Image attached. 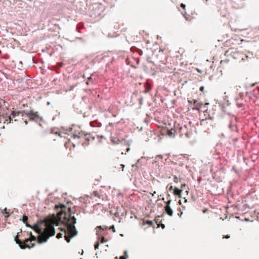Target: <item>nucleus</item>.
I'll list each match as a JSON object with an SVG mask.
<instances>
[{
    "label": "nucleus",
    "instance_id": "1",
    "mask_svg": "<svg viewBox=\"0 0 259 259\" xmlns=\"http://www.w3.org/2000/svg\"><path fill=\"white\" fill-rule=\"evenodd\" d=\"M61 210L57 215L52 214L46 218L43 221L45 229L42 230L37 225L31 227L35 232L39 234L37 237V241L39 243L46 242L49 238L55 234L54 226H58L61 224L64 225L61 228V231L65 233L64 237L67 242L70 241L71 238L75 236L77 231L74 226L76 219L72 216L71 209L64 205H60Z\"/></svg>",
    "mask_w": 259,
    "mask_h": 259
},
{
    "label": "nucleus",
    "instance_id": "2",
    "mask_svg": "<svg viewBox=\"0 0 259 259\" xmlns=\"http://www.w3.org/2000/svg\"><path fill=\"white\" fill-rule=\"evenodd\" d=\"M167 135L170 137H174L176 135H179L180 137L183 136L189 137L190 132L187 127L185 125L180 124H175L174 128L167 130Z\"/></svg>",
    "mask_w": 259,
    "mask_h": 259
},
{
    "label": "nucleus",
    "instance_id": "3",
    "mask_svg": "<svg viewBox=\"0 0 259 259\" xmlns=\"http://www.w3.org/2000/svg\"><path fill=\"white\" fill-rule=\"evenodd\" d=\"M104 10L105 8L102 5L98 3L94 4L91 10L90 16L94 18H100L104 15Z\"/></svg>",
    "mask_w": 259,
    "mask_h": 259
},
{
    "label": "nucleus",
    "instance_id": "4",
    "mask_svg": "<svg viewBox=\"0 0 259 259\" xmlns=\"http://www.w3.org/2000/svg\"><path fill=\"white\" fill-rule=\"evenodd\" d=\"M12 117L15 118L16 117L21 116L23 117H28L30 119H37L39 118V114L37 112H34L33 111H29V112H26L24 111H13L12 112Z\"/></svg>",
    "mask_w": 259,
    "mask_h": 259
},
{
    "label": "nucleus",
    "instance_id": "5",
    "mask_svg": "<svg viewBox=\"0 0 259 259\" xmlns=\"http://www.w3.org/2000/svg\"><path fill=\"white\" fill-rule=\"evenodd\" d=\"M247 29H240V31H242L243 34L246 33L248 36L247 37L256 38L259 39V27L255 28L253 29L250 30L249 31L246 32Z\"/></svg>",
    "mask_w": 259,
    "mask_h": 259
},
{
    "label": "nucleus",
    "instance_id": "6",
    "mask_svg": "<svg viewBox=\"0 0 259 259\" xmlns=\"http://www.w3.org/2000/svg\"><path fill=\"white\" fill-rule=\"evenodd\" d=\"M73 139H79L83 138L85 140L90 141L91 139H94V138L92 137L90 134H84L82 132H80L78 135L74 134L72 136Z\"/></svg>",
    "mask_w": 259,
    "mask_h": 259
},
{
    "label": "nucleus",
    "instance_id": "7",
    "mask_svg": "<svg viewBox=\"0 0 259 259\" xmlns=\"http://www.w3.org/2000/svg\"><path fill=\"white\" fill-rule=\"evenodd\" d=\"M15 241H16V242L17 244H19V246L20 247V248L21 249H25L26 248H30L31 247H34L35 245V243H33V244H31V246H30L29 245H28V244H26V243H25V240H24V241H22L18 239V235L15 237Z\"/></svg>",
    "mask_w": 259,
    "mask_h": 259
},
{
    "label": "nucleus",
    "instance_id": "8",
    "mask_svg": "<svg viewBox=\"0 0 259 259\" xmlns=\"http://www.w3.org/2000/svg\"><path fill=\"white\" fill-rule=\"evenodd\" d=\"M12 120V118L10 115L7 113H0V123H6L7 124L10 123Z\"/></svg>",
    "mask_w": 259,
    "mask_h": 259
},
{
    "label": "nucleus",
    "instance_id": "9",
    "mask_svg": "<svg viewBox=\"0 0 259 259\" xmlns=\"http://www.w3.org/2000/svg\"><path fill=\"white\" fill-rule=\"evenodd\" d=\"M171 202V200H169L165 202L166 204L164 207L165 212L166 213L167 215H168L170 217H171L173 215V210L170 206Z\"/></svg>",
    "mask_w": 259,
    "mask_h": 259
},
{
    "label": "nucleus",
    "instance_id": "10",
    "mask_svg": "<svg viewBox=\"0 0 259 259\" xmlns=\"http://www.w3.org/2000/svg\"><path fill=\"white\" fill-rule=\"evenodd\" d=\"M1 212L4 214L5 220H7L10 217L11 213L10 210H8L7 208L2 209Z\"/></svg>",
    "mask_w": 259,
    "mask_h": 259
},
{
    "label": "nucleus",
    "instance_id": "11",
    "mask_svg": "<svg viewBox=\"0 0 259 259\" xmlns=\"http://www.w3.org/2000/svg\"><path fill=\"white\" fill-rule=\"evenodd\" d=\"M182 189H178V188L175 187L174 188V191L173 193L175 195L178 196L179 198H181L182 197Z\"/></svg>",
    "mask_w": 259,
    "mask_h": 259
},
{
    "label": "nucleus",
    "instance_id": "12",
    "mask_svg": "<svg viewBox=\"0 0 259 259\" xmlns=\"http://www.w3.org/2000/svg\"><path fill=\"white\" fill-rule=\"evenodd\" d=\"M30 237L29 238L26 239L25 240V243L27 244L29 242H32V241H35L36 240V237L33 235H32V233L30 232Z\"/></svg>",
    "mask_w": 259,
    "mask_h": 259
},
{
    "label": "nucleus",
    "instance_id": "13",
    "mask_svg": "<svg viewBox=\"0 0 259 259\" xmlns=\"http://www.w3.org/2000/svg\"><path fill=\"white\" fill-rule=\"evenodd\" d=\"M28 217L26 215H23L22 218V221L26 224V226L28 227H31V226L27 223Z\"/></svg>",
    "mask_w": 259,
    "mask_h": 259
},
{
    "label": "nucleus",
    "instance_id": "14",
    "mask_svg": "<svg viewBox=\"0 0 259 259\" xmlns=\"http://www.w3.org/2000/svg\"><path fill=\"white\" fill-rule=\"evenodd\" d=\"M84 24L83 23H79L76 26V30L80 32V29L83 28Z\"/></svg>",
    "mask_w": 259,
    "mask_h": 259
},
{
    "label": "nucleus",
    "instance_id": "15",
    "mask_svg": "<svg viewBox=\"0 0 259 259\" xmlns=\"http://www.w3.org/2000/svg\"><path fill=\"white\" fill-rule=\"evenodd\" d=\"M156 223L157 224L158 227H160V223H161V221L160 220V216H158L155 219Z\"/></svg>",
    "mask_w": 259,
    "mask_h": 259
},
{
    "label": "nucleus",
    "instance_id": "16",
    "mask_svg": "<svg viewBox=\"0 0 259 259\" xmlns=\"http://www.w3.org/2000/svg\"><path fill=\"white\" fill-rule=\"evenodd\" d=\"M180 181V179H179L176 176L174 177V182L176 183H178Z\"/></svg>",
    "mask_w": 259,
    "mask_h": 259
},
{
    "label": "nucleus",
    "instance_id": "17",
    "mask_svg": "<svg viewBox=\"0 0 259 259\" xmlns=\"http://www.w3.org/2000/svg\"><path fill=\"white\" fill-rule=\"evenodd\" d=\"M196 102H197V101L194 99H192L191 100H188V102L190 104H195L196 103Z\"/></svg>",
    "mask_w": 259,
    "mask_h": 259
},
{
    "label": "nucleus",
    "instance_id": "18",
    "mask_svg": "<svg viewBox=\"0 0 259 259\" xmlns=\"http://www.w3.org/2000/svg\"><path fill=\"white\" fill-rule=\"evenodd\" d=\"M107 242V240L105 239L104 237H102L101 239V242L103 243Z\"/></svg>",
    "mask_w": 259,
    "mask_h": 259
},
{
    "label": "nucleus",
    "instance_id": "19",
    "mask_svg": "<svg viewBox=\"0 0 259 259\" xmlns=\"http://www.w3.org/2000/svg\"><path fill=\"white\" fill-rule=\"evenodd\" d=\"M93 195L94 196L100 198L99 193L97 191L94 192Z\"/></svg>",
    "mask_w": 259,
    "mask_h": 259
},
{
    "label": "nucleus",
    "instance_id": "20",
    "mask_svg": "<svg viewBox=\"0 0 259 259\" xmlns=\"http://www.w3.org/2000/svg\"><path fill=\"white\" fill-rule=\"evenodd\" d=\"M62 236H63V234H62V233H58V234L57 235L56 237H57L58 239H59V238H62Z\"/></svg>",
    "mask_w": 259,
    "mask_h": 259
},
{
    "label": "nucleus",
    "instance_id": "21",
    "mask_svg": "<svg viewBox=\"0 0 259 259\" xmlns=\"http://www.w3.org/2000/svg\"><path fill=\"white\" fill-rule=\"evenodd\" d=\"M99 242H96V243L95 244L94 247L95 249H97L99 248Z\"/></svg>",
    "mask_w": 259,
    "mask_h": 259
},
{
    "label": "nucleus",
    "instance_id": "22",
    "mask_svg": "<svg viewBox=\"0 0 259 259\" xmlns=\"http://www.w3.org/2000/svg\"><path fill=\"white\" fill-rule=\"evenodd\" d=\"M146 223L150 226H151L153 224V222L151 221H147Z\"/></svg>",
    "mask_w": 259,
    "mask_h": 259
},
{
    "label": "nucleus",
    "instance_id": "23",
    "mask_svg": "<svg viewBox=\"0 0 259 259\" xmlns=\"http://www.w3.org/2000/svg\"><path fill=\"white\" fill-rule=\"evenodd\" d=\"M199 90L201 92H203L204 90V87L203 86H202L200 88Z\"/></svg>",
    "mask_w": 259,
    "mask_h": 259
},
{
    "label": "nucleus",
    "instance_id": "24",
    "mask_svg": "<svg viewBox=\"0 0 259 259\" xmlns=\"http://www.w3.org/2000/svg\"><path fill=\"white\" fill-rule=\"evenodd\" d=\"M181 7L183 9H185V7H186V5L184 4H181Z\"/></svg>",
    "mask_w": 259,
    "mask_h": 259
},
{
    "label": "nucleus",
    "instance_id": "25",
    "mask_svg": "<svg viewBox=\"0 0 259 259\" xmlns=\"http://www.w3.org/2000/svg\"><path fill=\"white\" fill-rule=\"evenodd\" d=\"M160 227H161L162 229L165 228V226L164 224H162L161 223H160Z\"/></svg>",
    "mask_w": 259,
    "mask_h": 259
},
{
    "label": "nucleus",
    "instance_id": "26",
    "mask_svg": "<svg viewBox=\"0 0 259 259\" xmlns=\"http://www.w3.org/2000/svg\"><path fill=\"white\" fill-rule=\"evenodd\" d=\"M229 128H230L231 130H232V131H233V130H234V128H233V126L232 125V124H230V125H229Z\"/></svg>",
    "mask_w": 259,
    "mask_h": 259
},
{
    "label": "nucleus",
    "instance_id": "27",
    "mask_svg": "<svg viewBox=\"0 0 259 259\" xmlns=\"http://www.w3.org/2000/svg\"><path fill=\"white\" fill-rule=\"evenodd\" d=\"M169 191H171V190H174V188L172 186H170V187L169 188Z\"/></svg>",
    "mask_w": 259,
    "mask_h": 259
},
{
    "label": "nucleus",
    "instance_id": "28",
    "mask_svg": "<svg viewBox=\"0 0 259 259\" xmlns=\"http://www.w3.org/2000/svg\"><path fill=\"white\" fill-rule=\"evenodd\" d=\"M120 166L122 168V171H123V169H124V165H123V164H120Z\"/></svg>",
    "mask_w": 259,
    "mask_h": 259
},
{
    "label": "nucleus",
    "instance_id": "29",
    "mask_svg": "<svg viewBox=\"0 0 259 259\" xmlns=\"http://www.w3.org/2000/svg\"><path fill=\"white\" fill-rule=\"evenodd\" d=\"M186 186V184H182L181 185V189L182 190V189Z\"/></svg>",
    "mask_w": 259,
    "mask_h": 259
},
{
    "label": "nucleus",
    "instance_id": "30",
    "mask_svg": "<svg viewBox=\"0 0 259 259\" xmlns=\"http://www.w3.org/2000/svg\"><path fill=\"white\" fill-rule=\"evenodd\" d=\"M108 37H113V35H111V34L110 33L108 34Z\"/></svg>",
    "mask_w": 259,
    "mask_h": 259
},
{
    "label": "nucleus",
    "instance_id": "31",
    "mask_svg": "<svg viewBox=\"0 0 259 259\" xmlns=\"http://www.w3.org/2000/svg\"><path fill=\"white\" fill-rule=\"evenodd\" d=\"M224 237L228 239V238H229L230 237V236L229 235H227Z\"/></svg>",
    "mask_w": 259,
    "mask_h": 259
},
{
    "label": "nucleus",
    "instance_id": "32",
    "mask_svg": "<svg viewBox=\"0 0 259 259\" xmlns=\"http://www.w3.org/2000/svg\"><path fill=\"white\" fill-rule=\"evenodd\" d=\"M130 49H138V48H137L136 47H132Z\"/></svg>",
    "mask_w": 259,
    "mask_h": 259
},
{
    "label": "nucleus",
    "instance_id": "33",
    "mask_svg": "<svg viewBox=\"0 0 259 259\" xmlns=\"http://www.w3.org/2000/svg\"><path fill=\"white\" fill-rule=\"evenodd\" d=\"M114 215H115V216H116V217L118 216V212H116L115 213V214H114Z\"/></svg>",
    "mask_w": 259,
    "mask_h": 259
},
{
    "label": "nucleus",
    "instance_id": "34",
    "mask_svg": "<svg viewBox=\"0 0 259 259\" xmlns=\"http://www.w3.org/2000/svg\"><path fill=\"white\" fill-rule=\"evenodd\" d=\"M31 242H29L28 243H27V244L29 245L30 246L31 245V244H33V243H31Z\"/></svg>",
    "mask_w": 259,
    "mask_h": 259
},
{
    "label": "nucleus",
    "instance_id": "35",
    "mask_svg": "<svg viewBox=\"0 0 259 259\" xmlns=\"http://www.w3.org/2000/svg\"><path fill=\"white\" fill-rule=\"evenodd\" d=\"M23 121H24V122L25 123V124H26L27 123V121L26 119H25Z\"/></svg>",
    "mask_w": 259,
    "mask_h": 259
},
{
    "label": "nucleus",
    "instance_id": "36",
    "mask_svg": "<svg viewBox=\"0 0 259 259\" xmlns=\"http://www.w3.org/2000/svg\"><path fill=\"white\" fill-rule=\"evenodd\" d=\"M182 13V14L184 15V16L185 17L186 19V20H188V18H187V17H186V16H185V14H183V13Z\"/></svg>",
    "mask_w": 259,
    "mask_h": 259
},
{
    "label": "nucleus",
    "instance_id": "37",
    "mask_svg": "<svg viewBox=\"0 0 259 259\" xmlns=\"http://www.w3.org/2000/svg\"><path fill=\"white\" fill-rule=\"evenodd\" d=\"M112 229H113V231L115 232V230H114V226H112V227H111Z\"/></svg>",
    "mask_w": 259,
    "mask_h": 259
},
{
    "label": "nucleus",
    "instance_id": "38",
    "mask_svg": "<svg viewBox=\"0 0 259 259\" xmlns=\"http://www.w3.org/2000/svg\"><path fill=\"white\" fill-rule=\"evenodd\" d=\"M130 150V148L128 147L126 149V152H128Z\"/></svg>",
    "mask_w": 259,
    "mask_h": 259
},
{
    "label": "nucleus",
    "instance_id": "39",
    "mask_svg": "<svg viewBox=\"0 0 259 259\" xmlns=\"http://www.w3.org/2000/svg\"><path fill=\"white\" fill-rule=\"evenodd\" d=\"M14 120H15V121L18 120V119H17V118H15V119H14Z\"/></svg>",
    "mask_w": 259,
    "mask_h": 259
},
{
    "label": "nucleus",
    "instance_id": "40",
    "mask_svg": "<svg viewBox=\"0 0 259 259\" xmlns=\"http://www.w3.org/2000/svg\"><path fill=\"white\" fill-rule=\"evenodd\" d=\"M155 193H156V192L154 191V193L152 194V195H154V194H155Z\"/></svg>",
    "mask_w": 259,
    "mask_h": 259
},
{
    "label": "nucleus",
    "instance_id": "41",
    "mask_svg": "<svg viewBox=\"0 0 259 259\" xmlns=\"http://www.w3.org/2000/svg\"><path fill=\"white\" fill-rule=\"evenodd\" d=\"M98 228H100V229H101V228H102L101 226L98 227Z\"/></svg>",
    "mask_w": 259,
    "mask_h": 259
},
{
    "label": "nucleus",
    "instance_id": "42",
    "mask_svg": "<svg viewBox=\"0 0 259 259\" xmlns=\"http://www.w3.org/2000/svg\"><path fill=\"white\" fill-rule=\"evenodd\" d=\"M112 142L113 143H115V142H114V141L113 140H112Z\"/></svg>",
    "mask_w": 259,
    "mask_h": 259
},
{
    "label": "nucleus",
    "instance_id": "43",
    "mask_svg": "<svg viewBox=\"0 0 259 259\" xmlns=\"http://www.w3.org/2000/svg\"><path fill=\"white\" fill-rule=\"evenodd\" d=\"M72 144H73V146L74 147V146H75L74 144V143H72Z\"/></svg>",
    "mask_w": 259,
    "mask_h": 259
},
{
    "label": "nucleus",
    "instance_id": "44",
    "mask_svg": "<svg viewBox=\"0 0 259 259\" xmlns=\"http://www.w3.org/2000/svg\"><path fill=\"white\" fill-rule=\"evenodd\" d=\"M69 142H71V140H70V139H69Z\"/></svg>",
    "mask_w": 259,
    "mask_h": 259
}]
</instances>
